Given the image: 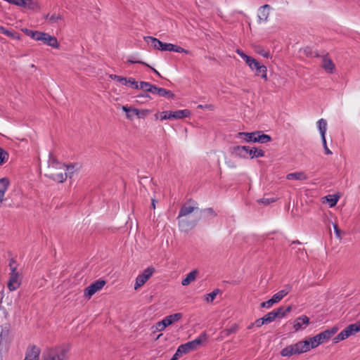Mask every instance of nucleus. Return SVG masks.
<instances>
[{"label":"nucleus","instance_id":"nucleus-15","mask_svg":"<svg viewBox=\"0 0 360 360\" xmlns=\"http://www.w3.org/2000/svg\"><path fill=\"white\" fill-rule=\"evenodd\" d=\"M66 353L65 349L51 350L49 353L48 360H64Z\"/></svg>","mask_w":360,"mask_h":360},{"label":"nucleus","instance_id":"nucleus-62","mask_svg":"<svg viewBox=\"0 0 360 360\" xmlns=\"http://www.w3.org/2000/svg\"><path fill=\"white\" fill-rule=\"evenodd\" d=\"M341 334L344 335V337L346 338L350 337L351 335H349V331L347 329V328H345L344 330H342L341 332Z\"/></svg>","mask_w":360,"mask_h":360},{"label":"nucleus","instance_id":"nucleus-45","mask_svg":"<svg viewBox=\"0 0 360 360\" xmlns=\"http://www.w3.org/2000/svg\"><path fill=\"white\" fill-rule=\"evenodd\" d=\"M202 213L206 214L207 215H210L212 217H214L217 215V214L215 212V211L212 207H208L205 209H202L200 210Z\"/></svg>","mask_w":360,"mask_h":360},{"label":"nucleus","instance_id":"nucleus-33","mask_svg":"<svg viewBox=\"0 0 360 360\" xmlns=\"http://www.w3.org/2000/svg\"><path fill=\"white\" fill-rule=\"evenodd\" d=\"M25 6H22L24 8H27L32 11H34L39 8V4L34 0H25Z\"/></svg>","mask_w":360,"mask_h":360},{"label":"nucleus","instance_id":"nucleus-31","mask_svg":"<svg viewBox=\"0 0 360 360\" xmlns=\"http://www.w3.org/2000/svg\"><path fill=\"white\" fill-rule=\"evenodd\" d=\"M155 86L154 84H150L148 82H141L139 85V89H142L145 91V93L148 94L151 93L153 91V88Z\"/></svg>","mask_w":360,"mask_h":360},{"label":"nucleus","instance_id":"nucleus-24","mask_svg":"<svg viewBox=\"0 0 360 360\" xmlns=\"http://www.w3.org/2000/svg\"><path fill=\"white\" fill-rule=\"evenodd\" d=\"M0 32H1V33L4 34L6 35L7 37H11L12 39H18V40L21 39V35L20 33H18L15 31H13V30H9L3 26H0Z\"/></svg>","mask_w":360,"mask_h":360},{"label":"nucleus","instance_id":"nucleus-46","mask_svg":"<svg viewBox=\"0 0 360 360\" xmlns=\"http://www.w3.org/2000/svg\"><path fill=\"white\" fill-rule=\"evenodd\" d=\"M8 266L10 267L11 273H13V271H14V273L18 272L17 271V264H16V261L15 260L14 258L10 259Z\"/></svg>","mask_w":360,"mask_h":360},{"label":"nucleus","instance_id":"nucleus-59","mask_svg":"<svg viewBox=\"0 0 360 360\" xmlns=\"http://www.w3.org/2000/svg\"><path fill=\"white\" fill-rule=\"evenodd\" d=\"M127 77H124L118 75V79H117V81L120 82L122 84L125 85L127 84Z\"/></svg>","mask_w":360,"mask_h":360},{"label":"nucleus","instance_id":"nucleus-30","mask_svg":"<svg viewBox=\"0 0 360 360\" xmlns=\"http://www.w3.org/2000/svg\"><path fill=\"white\" fill-rule=\"evenodd\" d=\"M350 335H354L360 331V320L346 327Z\"/></svg>","mask_w":360,"mask_h":360},{"label":"nucleus","instance_id":"nucleus-53","mask_svg":"<svg viewBox=\"0 0 360 360\" xmlns=\"http://www.w3.org/2000/svg\"><path fill=\"white\" fill-rule=\"evenodd\" d=\"M9 333V330L8 329H2L0 333V344H1L3 339H5Z\"/></svg>","mask_w":360,"mask_h":360},{"label":"nucleus","instance_id":"nucleus-63","mask_svg":"<svg viewBox=\"0 0 360 360\" xmlns=\"http://www.w3.org/2000/svg\"><path fill=\"white\" fill-rule=\"evenodd\" d=\"M158 201L155 199V198H152L151 199V208L152 209H155V204Z\"/></svg>","mask_w":360,"mask_h":360},{"label":"nucleus","instance_id":"nucleus-1","mask_svg":"<svg viewBox=\"0 0 360 360\" xmlns=\"http://www.w3.org/2000/svg\"><path fill=\"white\" fill-rule=\"evenodd\" d=\"M65 164L57 160L51 154L49 160L48 173L45 176L56 182L63 183L67 179V175H64Z\"/></svg>","mask_w":360,"mask_h":360},{"label":"nucleus","instance_id":"nucleus-11","mask_svg":"<svg viewBox=\"0 0 360 360\" xmlns=\"http://www.w3.org/2000/svg\"><path fill=\"white\" fill-rule=\"evenodd\" d=\"M20 274L18 272L10 273L9 279L7 283V287L10 291L17 290L21 285V281L19 280Z\"/></svg>","mask_w":360,"mask_h":360},{"label":"nucleus","instance_id":"nucleus-49","mask_svg":"<svg viewBox=\"0 0 360 360\" xmlns=\"http://www.w3.org/2000/svg\"><path fill=\"white\" fill-rule=\"evenodd\" d=\"M321 141L323 143V147L324 149V153L326 155H332V151L328 148L326 143V136H324V138L321 137Z\"/></svg>","mask_w":360,"mask_h":360},{"label":"nucleus","instance_id":"nucleus-8","mask_svg":"<svg viewBox=\"0 0 360 360\" xmlns=\"http://www.w3.org/2000/svg\"><path fill=\"white\" fill-rule=\"evenodd\" d=\"M105 281L103 279L95 281L84 289V296L88 299H90L96 292L101 290L105 285Z\"/></svg>","mask_w":360,"mask_h":360},{"label":"nucleus","instance_id":"nucleus-35","mask_svg":"<svg viewBox=\"0 0 360 360\" xmlns=\"http://www.w3.org/2000/svg\"><path fill=\"white\" fill-rule=\"evenodd\" d=\"M127 63H131V64L139 63V64L143 65L150 68L153 71V72H155L158 77H162L161 75L160 74V72L157 70H155V68H152L148 63H145V62H143L142 60H134L132 58H129L127 60Z\"/></svg>","mask_w":360,"mask_h":360},{"label":"nucleus","instance_id":"nucleus-13","mask_svg":"<svg viewBox=\"0 0 360 360\" xmlns=\"http://www.w3.org/2000/svg\"><path fill=\"white\" fill-rule=\"evenodd\" d=\"M255 64H252L250 69L252 71H255V75L260 76L262 78L264 79L266 81L267 80L266 72L267 69L264 65H262L258 60H255Z\"/></svg>","mask_w":360,"mask_h":360},{"label":"nucleus","instance_id":"nucleus-40","mask_svg":"<svg viewBox=\"0 0 360 360\" xmlns=\"http://www.w3.org/2000/svg\"><path fill=\"white\" fill-rule=\"evenodd\" d=\"M264 319V322L266 324L273 322L276 319V314L273 311L269 312L265 316L262 317Z\"/></svg>","mask_w":360,"mask_h":360},{"label":"nucleus","instance_id":"nucleus-41","mask_svg":"<svg viewBox=\"0 0 360 360\" xmlns=\"http://www.w3.org/2000/svg\"><path fill=\"white\" fill-rule=\"evenodd\" d=\"M274 314H276V319H281L286 316L284 311V306H281L278 308L273 310Z\"/></svg>","mask_w":360,"mask_h":360},{"label":"nucleus","instance_id":"nucleus-42","mask_svg":"<svg viewBox=\"0 0 360 360\" xmlns=\"http://www.w3.org/2000/svg\"><path fill=\"white\" fill-rule=\"evenodd\" d=\"M127 84L125 86H130L134 89H139V84L132 77H129L127 79Z\"/></svg>","mask_w":360,"mask_h":360},{"label":"nucleus","instance_id":"nucleus-23","mask_svg":"<svg viewBox=\"0 0 360 360\" xmlns=\"http://www.w3.org/2000/svg\"><path fill=\"white\" fill-rule=\"evenodd\" d=\"M198 274V271L197 269L191 271L186 275V278L181 281V285L184 286L189 285L192 281H195Z\"/></svg>","mask_w":360,"mask_h":360},{"label":"nucleus","instance_id":"nucleus-47","mask_svg":"<svg viewBox=\"0 0 360 360\" xmlns=\"http://www.w3.org/2000/svg\"><path fill=\"white\" fill-rule=\"evenodd\" d=\"M275 201H276V200L273 198H263L258 199L257 200V202L258 203H262L265 205H268Z\"/></svg>","mask_w":360,"mask_h":360},{"label":"nucleus","instance_id":"nucleus-61","mask_svg":"<svg viewBox=\"0 0 360 360\" xmlns=\"http://www.w3.org/2000/svg\"><path fill=\"white\" fill-rule=\"evenodd\" d=\"M198 108H201V109H203V108H207L209 110H212L214 109V106L213 105H199L198 106Z\"/></svg>","mask_w":360,"mask_h":360},{"label":"nucleus","instance_id":"nucleus-64","mask_svg":"<svg viewBox=\"0 0 360 360\" xmlns=\"http://www.w3.org/2000/svg\"><path fill=\"white\" fill-rule=\"evenodd\" d=\"M291 311H292V306H288L287 307H284V311H285V314L290 312Z\"/></svg>","mask_w":360,"mask_h":360},{"label":"nucleus","instance_id":"nucleus-12","mask_svg":"<svg viewBox=\"0 0 360 360\" xmlns=\"http://www.w3.org/2000/svg\"><path fill=\"white\" fill-rule=\"evenodd\" d=\"M39 41L55 49H58L60 46L57 38L46 32H42Z\"/></svg>","mask_w":360,"mask_h":360},{"label":"nucleus","instance_id":"nucleus-18","mask_svg":"<svg viewBox=\"0 0 360 360\" xmlns=\"http://www.w3.org/2000/svg\"><path fill=\"white\" fill-rule=\"evenodd\" d=\"M269 10L270 6L268 4H265L259 8L258 18L259 22H265L267 20L269 15Z\"/></svg>","mask_w":360,"mask_h":360},{"label":"nucleus","instance_id":"nucleus-22","mask_svg":"<svg viewBox=\"0 0 360 360\" xmlns=\"http://www.w3.org/2000/svg\"><path fill=\"white\" fill-rule=\"evenodd\" d=\"M197 224V221H189L188 219H182L179 221V227L184 231H188L193 229Z\"/></svg>","mask_w":360,"mask_h":360},{"label":"nucleus","instance_id":"nucleus-3","mask_svg":"<svg viewBox=\"0 0 360 360\" xmlns=\"http://www.w3.org/2000/svg\"><path fill=\"white\" fill-rule=\"evenodd\" d=\"M237 137L243 138L246 142L265 143L271 141V136L264 134L261 131H255L252 132H238Z\"/></svg>","mask_w":360,"mask_h":360},{"label":"nucleus","instance_id":"nucleus-56","mask_svg":"<svg viewBox=\"0 0 360 360\" xmlns=\"http://www.w3.org/2000/svg\"><path fill=\"white\" fill-rule=\"evenodd\" d=\"M257 53L266 58H271L270 53L268 51H265L264 49H262L261 51H257Z\"/></svg>","mask_w":360,"mask_h":360},{"label":"nucleus","instance_id":"nucleus-25","mask_svg":"<svg viewBox=\"0 0 360 360\" xmlns=\"http://www.w3.org/2000/svg\"><path fill=\"white\" fill-rule=\"evenodd\" d=\"M198 209V208L197 207L186 206V205H183L180 208L177 218L179 219L182 217L186 216Z\"/></svg>","mask_w":360,"mask_h":360},{"label":"nucleus","instance_id":"nucleus-58","mask_svg":"<svg viewBox=\"0 0 360 360\" xmlns=\"http://www.w3.org/2000/svg\"><path fill=\"white\" fill-rule=\"evenodd\" d=\"M333 228L335 230V235L338 238H340L341 230L339 229L337 224H333Z\"/></svg>","mask_w":360,"mask_h":360},{"label":"nucleus","instance_id":"nucleus-14","mask_svg":"<svg viewBox=\"0 0 360 360\" xmlns=\"http://www.w3.org/2000/svg\"><path fill=\"white\" fill-rule=\"evenodd\" d=\"M292 345L296 352V354H300L307 352L311 348L308 339L304 340L303 341H300Z\"/></svg>","mask_w":360,"mask_h":360},{"label":"nucleus","instance_id":"nucleus-39","mask_svg":"<svg viewBox=\"0 0 360 360\" xmlns=\"http://www.w3.org/2000/svg\"><path fill=\"white\" fill-rule=\"evenodd\" d=\"M221 292V290L218 288L214 289L212 292L207 294L206 295V301L207 302H212L216 298V296Z\"/></svg>","mask_w":360,"mask_h":360},{"label":"nucleus","instance_id":"nucleus-36","mask_svg":"<svg viewBox=\"0 0 360 360\" xmlns=\"http://www.w3.org/2000/svg\"><path fill=\"white\" fill-rule=\"evenodd\" d=\"M318 127L319 130L320 131L321 137L324 138V136H326V126L327 122L326 120L324 119H321L318 121Z\"/></svg>","mask_w":360,"mask_h":360},{"label":"nucleus","instance_id":"nucleus-2","mask_svg":"<svg viewBox=\"0 0 360 360\" xmlns=\"http://www.w3.org/2000/svg\"><path fill=\"white\" fill-rule=\"evenodd\" d=\"M230 152L232 155L244 159L248 158L253 159L264 156V151L263 150L259 149L256 147L250 148L247 146H236L231 147Z\"/></svg>","mask_w":360,"mask_h":360},{"label":"nucleus","instance_id":"nucleus-60","mask_svg":"<svg viewBox=\"0 0 360 360\" xmlns=\"http://www.w3.org/2000/svg\"><path fill=\"white\" fill-rule=\"evenodd\" d=\"M236 53H238V55H239V56H240L243 60H245V59L247 58V56H248V55H247V54H245V53L242 50H240V49H237V50H236Z\"/></svg>","mask_w":360,"mask_h":360},{"label":"nucleus","instance_id":"nucleus-38","mask_svg":"<svg viewBox=\"0 0 360 360\" xmlns=\"http://www.w3.org/2000/svg\"><path fill=\"white\" fill-rule=\"evenodd\" d=\"M169 46H170L169 47L170 49L168 50V51H174L176 53H184L186 54L190 53V51H188L187 49H184V48L179 46L170 44Z\"/></svg>","mask_w":360,"mask_h":360},{"label":"nucleus","instance_id":"nucleus-16","mask_svg":"<svg viewBox=\"0 0 360 360\" xmlns=\"http://www.w3.org/2000/svg\"><path fill=\"white\" fill-rule=\"evenodd\" d=\"M40 352V349L33 345L27 349L24 360H39Z\"/></svg>","mask_w":360,"mask_h":360},{"label":"nucleus","instance_id":"nucleus-52","mask_svg":"<svg viewBox=\"0 0 360 360\" xmlns=\"http://www.w3.org/2000/svg\"><path fill=\"white\" fill-rule=\"evenodd\" d=\"M244 60L245 61L246 64L250 68V67H252L253 63H254V65L255 64V62L256 59H255L252 56H248L247 58Z\"/></svg>","mask_w":360,"mask_h":360},{"label":"nucleus","instance_id":"nucleus-43","mask_svg":"<svg viewBox=\"0 0 360 360\" xmlns=\"http://www.w3.org/2000/svg\"><path fill=\"white\" fill-rule=\"evenodd\" d=\"M8 159V153L0 147V165Z\"/></svg>","mask_w":360,"mask_h":360},{"label":"nucleus","instance_id":"nucleus-48","mask_svg":"<svg viewBox=\"0 0 360 360\" xmlns=\"http://www.w3.org/2000/svg\"><path fill=\"white\" fill-rule=\"evenodd\" d=\"M136 97L139 98L136 101L140 103H145V98H151L150 96L146 93L139 94V95L136 96Z\"/></svg>","mask_w":360,"mask_h":360},{"label":"nucleus","instance_id":"nucleus-50","mask_svg":"<svg viewBox=\"0 0 360 360\" xmlns=\"http://www.w3.org/2000/svg\"><path fill=\"white\" fill-rule=\"evenodd\" d=\"M275 302H274L273 299L271 298L269 300L266 302H263L260 304V307L262 308H270L273 304H274Z\"/></svg>","mask_w":360,"mask_h":360},{"label":"nucleus","instance_id":"nucleus-29","mask_svg":"<svg viewBox=\"0 0 360 360\" xmlns=\"http://www.w3.org/2000/svg\"><path fill=\"white\" fill-rule=\"evenodd\" d=\"M122 109L126 112V117L131 120L133 119V115H130V112L136 115L139 111V109L128 107L127 105H122Z\"/></svg>","mask_w":360,"mask_h":360},{"label":"nucleus","instance_id":"nucleus-10","mask_svg":"<svg viewBox=\"0 0 360 360\" xmlns=\"http://www.w3.org/2000/svg\"><path fill=\"white\" fill-rule=\"evenodd\" d=\"M155 269L153 266H148L144 271L143 273L139 274L136 278V282L134 285V289L137 290L142 285L145 284V283L150 278V277L153 275V274L155 272Z\"/></svg>","mask_w":360,"mask_h":360},{"label":"nucleus","instance_id":"nucleus-27","mask_svg":"<svg viewBox=\"0 0 360 360\" xmlns=\"http://www.w3.org/2000/svg\"><path fill=\"white\" fill-rule=\"evenodd\" d=\"M22 31L27 36L30 37L32 39L39 41L40 36L41 35L43 32L40 31H34L27 28L22 29Z\"/></svg>","mask_w":360,"mask_h":360},{"label":"nucleus","instance_id":"nucleus-26","mask_svg":"<svg viewBox=\"0 0 360 360\" xmlns=\"http://www.w3.org/2000/svg\"><path fill=\"white\" fill-rule=\"evenodd\" d=\"M287 179L288 180H306L307 176L302 172H293L287 174Z\"/></svg>","mask_w":360,"mask_h":360},{"label":"nucleus","instance_id":"nucleus-32","mask_svg":"<svg viewBox=\"0 0 360 360\" xmlns=\"http://www.w3.org/2000/svg\"><path fill=\"white\" fill-rule=\"evenodd\" d=\"M325 198L326 199V201L328 203L329 207H333L336 205V204L340 198V195L338 194L328 195L327 196L325 197Z\"/></svg>","mask_w":360,"mask_h":360},{"label":"nucleus","instance_id":"nucleus-55","mask_svg":"<svg viewBox=\"0 0 360 360\" xmlns=\"http://www.w3.org/2000/svg\"><path fill=\"white\" fill-rule=\"evenodd\" d=\"M254 324L256 327L257 328H259L261 327L262 325L264 324H266L265 322H264V319L263 318H260V319H257L255 322H254Z\"/></svg>","mask_w":360,"mask_h":360},{"label":"nucleus","instance_id":"nucleus-37","mask_svg":"<svg viewBox=\"0 0 360 360\" xmlns=\"http://www.w3.org/2000/svg\"><path fill=\"white\" fill-rule=\"evenodd\" d=\"M239 328V326L237 323L233 324L230 328H226L222 330L221 333L225 336H229L231 334L236 333Z\"/></svg>","mask_w":360,"mask_h":360},{"label":"nucleus","instance_id":"nucleus-54","mask_svg":"<svg viewBox=\"0 0 360 360\" xmlns=\"http://www.w3.org/2000/svg\"><path fill=\"white\" fill-rule=\"evenodd\" d=\"M345 340V338L344 337L343 335L341 334V333H340L338 335H337L333 339V343H338L340 341H342V340Z\"/></svg>","mask_w":360,"mask_h":360},{"label":"nucleus","instance_id":"nucleus-7","mask_svg":"<svg viewBox=\"0 0 360 360\" xmlns=\"http://www.w3.org/2000/svg\"><path fill=\"white\" fill-rule=\"evenodd\" d=\"M191 112L189 110H179L176 111H164L161 113L160 120L182 119L190 117Z\"/></svg>","mask_w":360,"mask_h":360},{"label":"nucleus","instance_id":"nucleus-9","mask_svg":"<svg viewBox=\"0 0 360 360\" xmlns=\"http://www.w3.org/2000/svg\"><path fill=\"white\" fill-rule=\"evenodd\" d=\"M143 39L148 45L151 46L155 49H158L162 51H168V50L170 49L169 43L162 42L155 37L147 36L144 37Z\"/></svg>","mask_w":360,"mask_h":360},{"label":"nucleus","instance_id":"nucleus-4","mask_svg":"<svg viewBox=\"0 0 360 360\" xmlns=\"http://www.w3.org/2000/svg\"><path fill=\"white\" fill-rule=\"evenodd\" d=\"M338 330L337 326H333L330 329L325 330L324 331L319 333L318 335L309 338V341L311 349L316 348L319 345L328 341L331 337L335 335Z\"/></svg>","mask_w":360,"mask_h":360},{"label":"nucleus","instance_id":"nucleus-57","mask_svg":"<svg viewBox=\"0 0 360 360\" xmlns=\"http://www.w3.org/2000/svg\"><path fill=\"white\" fill-rule=\"evenodd\" d=\"M182 356L181 353L180 352V349H176L175 354L172 357L170 360H178L179 357Z\"/></svg>","mask_w":360,"mask_h":360},{"label":"nucleus","instance_id":"nucleus-6","mask_svg":"<svg viewBox=\"0 0 360 360\" xmlns=\"http://www.w3.org/2000/svg\"><path fill=\"white\" fill-rule=\"evenodd\" d=\"M183 317L182 313H175L165 316L162 321L156 323V330L158 331L163 330L166 327L178 321Z\"/></svg>","mask_w":360,"mask_h":360},{"label":"nucleus","instance_id":"nucleus-28","mask_svg":"<svg viewBox=\"0 0 360 360\" xmlns=\"http://www.w3.org/2000/svg\"><path fill=\"white\" fill-rule=\"evenodd\" d=\"M78 164L77 163H75V164H70V165H65V171L63 172H64V175H67V178L69 177L70 179L72 178V175L74 174V172L78 169Z\"/></svg>","mask_w":360,"mask_h":360},{"label":"nucleus","instance_id":"nucleus-21","mask_svg":"<svg viewBox=\"0 0 360 360\" xmlns=\"http://www.w3.org/2000/svg\"><path fill=\"white\" fill-rule=\"evenodd\" d=\"M309 322V318L306 315H302L295 319L293 328L297 331L302 328V325L307 326Z\"/></svg>","mask_w":360,"mask_h":360},{"label":"nucleus","instance_id":"nucleus-17","mask_svg":"<svg viewBox=\"0 0 360 360\" xmlns=\"http://www.w3.org/2000/svg\"><path fill=\"white\" fill-rule=\"evenodd\" d=\"M153 91L151 92L153 94H157L159 96L167 97L168 98H174L175 95L169 90H167L166 89L158 87L156 85L153 88Z\"/></svg>","mask_w":360,"mask_h":360},{"label":"nucleus","instance_id":"nucleus-20","mask_svg":"<svg viewBox=\"0 0 360 360\" xmlns=\"http://www.w3.org/2000/svg\"><path fill=\"white\" fill-rule=\"evenodd\" d=\"M291 290V286L286 285L283 290L278 291L277 293L274 294L271 298L274 302L276 303L279 302L285 296H286Z\"/></svg>","mask_w":360,"mask_h":360},{"label":"nucleus","instance_id":"nucleus-44","mask_svg":"<svg viewBox=\"0 0 360 360\" xmlns=\"http://www.w3.org/2000/svg\"><path fill=\"white\" fill-rule=\"evenodd\" d=\"M62 17L60 15L53 14L49 16V14L46 15V19H49V22L53 23L57 22L59 20H61Z\"/></svg>","mask_w":360,"mask_h":360},{"label":"nucleus","instance_id":"nucleus-19","mask_svg":"<svg viewBox=\"0 0 360 360\" xmlns=\"http://www.w3.org/2000/svg\"><path fill=\"white\" fill-rule=\"evenodd\" d=\"M321 67L328 73H333L335 69L334 63L331 59L324 56L322 60Z\"/></svg>","mask_w":360,"mask_h":360},{"label":"nucleus","instance_id":"nucleus-51","mask_svg":"<svg viewBox=\"0 0 360 360\" xmlns=\"http://www.w3.org/2000/svg\"><path fill=\"white\" fill-rule=\"evenodd\" d=\"M150 112L149 110H139L136 116L139 119H144L147 115Z\"/></svg>","mask_w":360,"mask_h":360},{"label":"nucleus","instance_id":"nucleus-5","mask_svg":"<svg viewBox=\"0 0 360 360\" xmlns=\"http://www.w3.org/2000/svg\"><path fill=\"white\" fill-rule=\"evenodd\" d=\"M207 338V336L206 333H202L195 340L179 346L177 349H180V352L182 355L187 354L191 351L196 349L200 345H202L203 342L206 341Z\"/></svg>","mask_w":360,"mask_h":360},{"label":"nucleus","instance_id":"nucleus-34","mask_svg":"<svg viewBox=\"0 0 360 360\" xmlns=\"http://www.w3.org/2000/svg\"><path fill=\"white\" fill-rule=\"evenodd\" d=\"M280 354L282 356H290L293 354H296V352L295 351L293 345H291L287 346L285 348H283L281 351Z\"/></svg>","mask_w":360,"mask_h":360}]
</instances>
